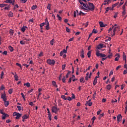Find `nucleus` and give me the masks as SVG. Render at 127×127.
I'll return each mask as SVG.
<instances>
[{
    "label": "nucleus",
    "mask_w": 127,
    "mask_h": 127,
    "mask_svg": "<svg viewBox=\"0 0 127 127\" xmlns=\"http://www.w3.org/2000/svg\"><path fill=\"white\" fill-rule=\"evenodd\" d=\"M104 113H102V114H100L99 116L98 117V119H99V120L101 119V118H102V117H104Z\"/></svg>",
    "instance_id": "f704fd0d"
},
{
    "label": "nucleus",
    "mask_w": 127,
    "mask_h": 127,
    "mask_svg": "<svg viewBox=\"0 0 127 127\" xmlns=\"http://www.w3.org/2000/svg\"><path fill=\"white\" fill-rule=\"evenodd\" d=\"M7 96H6V100H5V107H8V106L9 105V102H7Z\"/></svg>",
    "instance_id": "a211bd4d"
},
{
    "label": "nucleus",
    "mask_w": 127,
    "mask_h": 127,
    "mask_svg": "<svg viewBox=\"0 0 127 127\" xmlns=\"http://www.w3.org/2000/svg\"><path fill=\"white\" fill-rule=\"evenodd\" d=\"M92 33L96 34V33H98V30H97V29H93Z\"/></svg>",
    "instance_id": "052dcab7"
},
{
    "label": "nucleus",
    "mask_w": 127,
    "mask_h": 127,
    "mask_svg": "<svg viewBox=\"0 0 127 127\" xmlns=\"http://www.w3.org/2000/svg\"><path fill=\"white\" fill-rule=\"evenodd\" d=\"M24 85H26V86H30V83H24Z\"/></svg>",
    "instance_id": "5fc2aeb1"
},
{
    "label": "nucleus",
    "mask_w": 127,
    "mask_h": 127,
    "mask_svg": "<svg viewBox=\"0 0 127 127\" xmlns=\"http://www.w3.org/2000/svg\"><path fill=\"white\" fill-rule=\"evenodd\" d=\"M21 95L22 96V97L23 98V99H24V100H25L26 98L24 94V93H21Z\"/></svg>",
    "instance_id": "3c124183"
},
{
    "label": "nucleus",
    "mask_w": 127,
    "mask_h": 127,
    "mask_svg": "<svg viewBox=\"0 0 127 127\" xmlns=\"http://www.w3.org/2000/svg\"><path fill=\"white\" fill-rule=\"evenodd\" d=\"M9 33H10V35H13V34L14 33V30H13V29H10Z\"/></svg>",
    "instance_id": "393cba45"
},
{
    "label": "nucleus",
    "mask_w": 127,
    "mask_h": 127,
    "mask_svg": "<svg viewBox=\"0 0 127 127\" xmlns=\"http://www.w3.org/2000/svg\"><path fill=\"white\" fill-rule=\"evenodd\" d=\"M60 110L59 108H58V107H53L52 109V112L53 113H55L56 114V113H58V111Z\"/></svg>",
    "instance_id": "6e6552de"
},
{
    "label": "nucleus",
    "mask_w": 127,
    "mask_h": 127,
    "mask_svg": "<svg viewBox=\"0 0 127 127\" xmlns=\"http://www.w3.org/2000/svg\"><path fill=\"white\" fill-rule=\"evenodd\" d=\"M8 92L9 94H12V93H13V89H12V88H11V89H9Z\"/></svg>",
    "instance_id": "864d4df0"
},
{
    "label": "nucleus",
    "mask_w": 127,
    "mask_h": 127,
    "mask_svg": "<svg viewBox=\"0 0 127 127\" xmlns=\"http://www.w3.org/2000/svg\"><path fill=\"white\" fill-rule=\"evenodd\" d=\"M54 39H52V40H51L50 44H51V45H54Z\"/></svg>",
    "instance_id": "338daca9"
},
{
    "label": "nucleus",
    "mask_w": 127,
    "mask_h": 127,
    "mask_svg": "<svg viewBox=\"0 0 127 127\" xmlns=\"http://www.w3.org/2000/svg\"><path fill=\"white\" fill-rule=\"evenodd\" d=\"M20 44H22L23 45L25 44V42L24 39V40H20Z\"/></svg>",
    "instance_id": "37998d69"
},
{
    "label": "nucleus",
    "mask_w": 127,
    "mask_h": 127,
    "mask_svg": "<svg viewBox=\"0 0 127 127\" xmlns=\"http://www.w3.org/2000/svg\"><path fill=\"white\" fill-rule=\"evenodd\" d=\"M57 18L59 19V20H62V16H60V15H59V14H57Z\"/></svg>",
    "instance_id": "79ce46f5"
},
{
    "label": "nucleus",
    "mask_w": 127,
    "mask_h": 127,
    "mask_svg": "<svg viewBox=\"0 0 127 127\" xmlns=\"http://www.w3.org/2000/svg\"><path fill=\"white\" fill-rule=\"evenodd\" d=\"M42 89H41V88H39V89H38V93H39V95L40 96V95H41V91H42Z\"/></svg>",
    "instance_id": "58836bf2"
},
{
    "label": "nucleus",
    "mask_w": 127,
    "mask_h": 127,
    "mask_svg": "<svg viewBox=\"0 0 127 127\" xmlns=\"http://www.w3.org/2000/svg\"><path fill=\"white\" fill-rule=\"evenodd\" d=\"M45 24H46V30H49V29L50 28V23H49L48 18H46L45 19Z\"/></svg>",
    "instance_id": "39448f33"
},
{
    "label": "nucleus",
    "mask_w": 127,
    "mask_h": 127,
    "mask_svg": "<svg viewBox=\"0 0 127 127\" xmlns=\"http://www.w3.org/2000/svg\"><path fill=\"white\" fill-rule=\"evenodd\" d=\"M80 83H85V81L84 80V78H80Z\"/></svg>",
    "instance_id": "6e6d98bb"
},
{
    "label": "nucleus",
    "mask_w": 127,
    "mask_h": 127,
    "mask_svg": "<svg viewBox=\"0 0 127 127\" xmlns=\"http://www.w3.org/2000/svg\"><path fill=\"white\" fill-rule=\"evenodd\" d=\"M23 39H24V41L27 40L28 41H30V40H31L30 38L29 37V35H25Z\"/></svg>",
    "instance_id": "4468645a"
},
{
    "label": "nucleus",
    "mask_w": 127,
    "mask_h": 127,
    "mask_svg": "<svg viewBox=\"0 0 127 127\" xmlns=\"http://www.w3.org/2000/svg\"><path fill=\"white\" fill-rule=\"evenodd\" d=\"M26 28H27V27H26V26H23L21 29V31H25Z\"/></svg>",
    "instance_id": "72a5a7b5"
},
{
    "label": "nucleus",
    "mask_w": 127,
    "mask_h": 127,
    "mask_svg": "<svg viewBox=\"0 0 127 127\" xmlns=\"http://www.w3.org/2000/svg\"><path fill=\"white\" fill-rule=\"evenodd\" d=\"M91 51H89L87 53V56H88V58H91Z\"/></svg>",
    "instance_id": "4c0bfd02"
},
{
    "label": "nucleus",
    "mask_w": 127,
    "mask_h": 127,
    "mask_svg": "<svg viewBox=\"0 0 127 127\" xmlns=\"http://www.w3.org/2000/svg\"><path fill=\"white\" fill-rule=\"evenodd\" d=\"M106 12L109 11V10H112V8L111 6H108L107 8H106Z\"/></svg>",
    "instance_id": "bb28decb"
},
{
    "label": "nucleus",
    "mask_w": 127,
    "mask_h": 127,
    "mask_svg": "<svg viewBox=\"0 0 127 127\" xmlns=\"http://www.w3.org/2000/svg\"><path fill=\"white\" fill-rule=\"evenodd\" d=\"M113 57V54H112V53H110V54H109V56H108V57H106V58H109V59H111V58H112Z\"/></svg>",
    "instance_id": "a19ab883"
},
{
    "label": "nucleus",
    "mask_w": 127,
    "mask_h": 127,
    "mask_svg": "<svg viewBox=\"0 0 127 127\" xmlns=\"http://www.w3.org/2000/svg\"><path fill=\"white\" fill-rule=\"evenodd\" d=\"M117 57L115 58V62H118V60H119L120 58V54H119V53H117V54H116Z\"/></svg>",
    "instance_id": "9b49d317"
},
{
    "label": "nucleus",
    "mask_w": 127,
    "mask_h": 127,
    "mask_svg": "<svg viewBox=\"0 0 127 127\" xmlns=\"http://www.w3.org/2000/svg\"><path fill=\"white\" fill-rule=\"evenodd\" d=\"M47 111L48 113V117L50 120H52V114L49 108H47Z\"/></svg>",
    "instance_id": "9d476101"
},
{
    "label": "nucleus",
    "mask_w": 127,
    "mask_h": 127,
    "mask_svg": "<svg viewBox=\"0 0 127 127\" xmlns=\"http://www.w3.org/2000/svg\"><path fill=\"white\" fill-rule=\"evenodd\" d=\"M102 110L101 109H99V110H98V112H97V115H100V113H101Z\"/></svg>",
    "instance_id": "0e129e2a"
},
{
    "label": "nucleus",
    "mask_w": 127,
    "mask_h": 127,
    "mask_svg": "<svg viewBox=\"0 0 127 127\" xmlns=\"http://www.w3.org/2000/svg\"><path fill=\"white\" fill-rule=\"evenodd\" d=\"M104 47V44H99L97 45V50H99V49H101L102 48Z\"/></svg>",
    "instance_id": "f8f14e48"
},
{
    "label": "nucleus",
    "mask_w": 127,
    "mask_h": 127,
    "mask_svg": "<svg viewBox=\"0 0 127 127\" xmlns=\"http://www.w3.org/2000/svg\"><path fill=\"white\" fill-rule=\"evenodd\" d=\"M77 12H78V10H75V11H74V18H75V17L76 16Z\"/></svg>",
    "instance_id": "49530a36"
},
{
    "label": "nucleus",
    "mask_w": 127,
    "mask_h": 127,
    "mask_svg": "<svg viewBox=\"0 0 127 127\" xmlns=\"http://www.w3.org/2000/svg\"><path fill=\"white\" fill-rule=\"evenodd\" d=\"M106 88L108 90H110V89L112 88V85H111V84H108V85H106Z\"/></svg>",
    "instance_id": "4be33fe9"
},
{
    "label": "nucleus",
    "mask_w": 127,
    "mask_h": 127,
    "mask_svg": "<svg viewBox=\"0 0 127 127\" xmlns=\"http://www.w3.org/2000/svg\"><path fill=\"white\" fill-rule=\"evenodd\" d=\"M71 71H68V73L66 74L65 77L66 78H68L69 74H70Z\"/></svg>",
    "instance_id": "13d9d810"
},
{
    "label": "nucleus",
    "mask_w": 127,
    "mask_h": 127,
    "mask_svg": "<svg viewBox=\"0 0 127 127\" xmlns=\"http://www.w3.org/2000/svg\"><path fill=\"white\" fill-rule=\"evenodd\" d=\"M3 75H4V71H1V75H0L1 79H3Z\"/></svg>",
    "instance_id": "603ef678"
},
{
    "label": "nucleus",
    "mask_w": 127,
    "mask_h": 127,
    "mask_svg": "<svg viewBox=\"0 0 127 127\" xmlns=\"http://www.w3.org/2000/svg\"><path fill=\"white\" fill-rule=\"evenodd\" d=\"M89 1L90 0H88V1H86V0H79L78 1L81 4V9H83V10L87 11L94 10L95 7L94 4L90 3Z\"/></svg>",
    "instance_id": "f257e3e1"
},
{
    "label": "nucleus",
    "mask_w": 127,
    "mask_h": 127,
    "mask_svg": "<svg viewBox=\"0 0 127 127\" xmlns=\"http://www.w3.org/2000/svg\"><path fill=\"white\" fill-rule=\"evenodd\" d=\"M111 1H112V0H105L104 4L106 5L107 4H109Z\"/></svg>",
    "instance_id": "412c9836"
},
{
    "label": "nucleus",
    "mask_w": 127,
    "mask_h": 127,
    "mask_svg": "<svg viewBox=\"0 0 127 127\" xmlns=\"http://www.w3.org/2000/svg\"><path fill=\"white\" fill-rule=\"evenodd\" d=\"M16 65H17V66H19L21 68V69H22L21 64H20L19 63H16Z\"/></svg>",
    "instance_id": "4d7b16f0"
},
{
    "label": "nucleus",
    "mask_w": 127,
    "mask_h": 127,
    "mask_svg": "<svg viewBox=\"0 0 127 127\" xmlns=\"http://www.w3.org/2000/svg\"><path fill=\"white\" fill-rule=\"evenodd\" d=\"M8 48L10 52H13L14 49L13 47H11V45H9V47H8Z\"/></svg>",
    "instance_id": "7c9ffc66"
},
{
    "label": "nucleus",
    "mask_w": 127,
    "mask_h": 127,
    "mask_svg": "<svg viewBox=\"0 0 127 127\" xmlns=\"http://www.w3.org/2000/svg\"><path fill=\"white\" fill-rule=\"evenodd\" d=\"M14 78L15 79V80H18L19 76L17 75V74H15L14 75Z\"/></svg>",
    "instance_id": "de8ad7c7"
},
{
    "label": "nucleus",
    "mask_w": 127,
    "mask_h": 127,
    "mask_svg": "<svg viewBox=\"0 0 127 127\" xmlns=\"http://www.w3.org/2000/svg\"><path fill=\"white\" fill-rule=\"evenodd\" d=\"M14 2L15 0H9V2H10V4H12V5H14Z\"/></svg>",
    "instance_id": "c9c22d12"
},
{
    "label": "nucleus",
    "mask_w": 127,
    "mask_h": 127,
    "mask_svg": "<svg viewBox=\"0 0 127 127\" xmlns=\"http://www.w3.org/2000/svg\"><path fill=\"white\" fill-rule=\"evenodd\" d=\"M22 114H20V113H17L16 119H19V118L21 117Z\"/></svg>",
    "instance_id": "6ab92c4d"
},
{
    "label": "nucleus",
    "mask_w": 127,
    "mask_h": 127,
    "mask_svg": "<svg viewBox=\"0 0 127 127\" xmlns=\"http://www.w3.org/2000/svg\"><path fill=\"white\" fill-rule=\"evenodd\" d=\"M86 103L88 104V105H89V107H91V105H92V103L91 101V99H89V100H88Z\"/></svg>",
    "instance_id": "b1692460"
},
{
    "label": "nucleus",
    "mask_w": 127,
    "mask_h": 127,
    "mask_svg": "<svg viewBox=\"0 0 127 127\" xmlns=\"http://www.w3.org/2000/svg\"><path fill=\"white\" fill-rule=\"evenodd\" d=\"M113 28H114L113 32V33H111L112 36H114V35H116V31H120V27H117V24H115V25H113L112 28H110L108 29V33H111V31H112Z\"/></svg>",
    "instance_id": "f03ea898"
},
{
    "label": "nucleus",
    "mask_w": 127,
    "mask_h": 127,
    "mask_svg": "<svg viewBox=\"0 0 127 127\" xmlns=\"http://www.w3.org/2000/svg\"><path fill=\"white\" fill-rule=\"evenodd\" d=\"M125 113H127V100H126V103H125Z\"/></svg>",
    "instance_id": "09e8293b"
},
{
    "label": "nucleus",
    "mask_w": 127,
    "mask_h": 127,
    "mask_svg": "<svg viewBox=\"0 0 127 127\" xmlns=\"http://www.w3.org/2000/svg\"><path fill=\"white\" fill-rule=\"evenodd\" d=\"M96 54L97 57H101L102 58V62H104V60H106L107 58V57L105 58L106 54H103L102 53H100V50H96Z\"/></svg>",
    "instance_id": "7ed1b4c3"
},
{
    "label": "nucleus",
    "mask_w": 127,
    "mask_h": 127,
    "mask_svg": "<svg viewBox=\"0 0 127 127\" xmlns=\"http://www.w3.org/2000/svg\"><path fill=\"white\" fill-rule=\"evenodd\" d=\"M8 16H13V13L12 11H9Z\"/></svg>",
    "instance_id": "c03bdc74"
},
{
    "label": "nucleus",
    "mask_w": 127,
    "mask_h": 127,
    "mask_svg": "<svg viewBox=\"0 0 127 127\" xmlns=\"http://www.w3.org/2000/svg\"><path fill=\"white\" fill-rule=\"evenodd\" d=\"M96 92H94V94L93 95V99H94V100H95V99L96 98Z\"/></svg>",
    "instance_id": "680f3d73"
},
{
    "label": "nucleus",
    "mask_w": 127,
    "mask_h": 127,
    "mask_svg": "<svg viewBox=\"0 0 127 127\" xmlns=\"http://www.w3.org/2000/svg\"><path fill=\"white\" fill-rule=\"evenodd\" d=\"M123 60H126V54H125V52H123Z\"/></svg>",
    "instance_id": "2f4dec72"
},
{
    "label": "nucleus",
    "mask_w": 127,
    "mask_h": 127,
    "mask_svg": "<svg viewBox=\"0 0 127 127\" xmlns=\"http://www.w3.org/2000/svg\"><path fill=\"white\" fill-rule=\"evenodd\" d=\"M61 98L64 99V100H66L67 98H66L65 95H61Z\"/></svg>",
    "instance_id": "e2e57ef3"
},
{
    "label": "nucleus",
    "mask_w": 127,
    "mask_h": 127,
    "mask_svg": "<svg viewBox=\"0 0 127 127\" xmlns=\"http://www.w3.org/2000/svg\"><path fill=\"white\" fill-rule=\"evenodd\" d=\"M29 115L28 114H25L24 115H23L22 118H24V120L25 119H28V118H29Z\"/></svg>",
    "instance_id": "cd10ccee"
},
{
    "label": "nucleus",
    "mask_w": 127,
    "mask_h": 127,
    "mask_svg": "<svg viewBox=\"0 0 127 127\" xmlns=\"http://www.w3.org/2000/svg\"><path fill=\"white\" fill-rule=\"evenodd\" d=\"M119 3L118 2V3H115V4H113L112 6V10H113L114 8L117 6V5H119Z\"/></svg>",
    "instance_id": "aec40b11"
},
{
    "label": "nucleus",
    "mask_w": 127,
    "mask_h": 127,
    "mask_svg": "<svg viewBox=\"0 0 127 127\" xmlns=\"http://www.w3.org/2000/svg\"><path fill=\"white\" fill-rule=\"evenodd\" d=\"M90 78V74L89 73V71L86 73V75L85 76V80H88V79Z\"/></svg>",
    "instance_id": "dca6fc26"
},
{
    "label": "nucleus",
    "mask_w": 127,
    "mask_h": 127,
    "mask_svg": "<svg viewBox=\"0 0 127 127\" xmlns=\"http://www.w3.org/2000/svg\"><path fill=\"white\" fill-rule=\"evenodd\" d=\"M9 7H10V5H9V4H5L4 9L5 10H8V9H9Z\"/></svg>",
    "instance_id": "f3484780"
},
{
    "label": "nucleus",
    "mask_w": 127,
    "mask_h": 127,
    "mask_svg": "<svg viewBox=\"0 0 127 127\" xmlns=\"http://www.w3.org/2000/svg\"><path fill=\"white\" fill-rule=\"evenodd\" d=\"M37 7V5H33L31 7V9L32 10H35V9H36Z\"/></svg>",
    "instance_id": "ea45409f"
},
{
    "label": "nucleus",
    "mask_w": 127,
    "mask_h": 127,
    "mask_svg": "<svg viewBox=\"0 0 127 127\" xmlns=\"http://www.w3.org/2000/svg\"><path fill=\"white\" fill-rule=\"evenodd\" d=\"M0 113L1 114H2V119L5 120L6 119V118H8L9 117V114H6V113H5L3 110L0 109Z\"/></svg>",
    "instance_id": "20e7f679"
},
{
    "label": "nucleus",
    "mask_w": 127,
    "mask_h": 127,
    "mask_svg": "<svg viewBox=\"0 0 127 127\" xmlns=\"http://www.w3.org/2000/svg\"><path fill=\"white\" fill-rule=\"evenodd\" d=\"M80 57H81V58H85L84 50L83 49H82V50H81V54H80Z\"/></svg>",
    "instance_id": "2eb2a0df"
},
{
    "label": "nucleus",
    "mask_w": 127,
    "mask_h": 127,
    "mask_svg": "<svg viewBox=\"0 0 127 127\" xmlns=\"http://www.w3.org/2000/svg\"><path fill=\"white\" fill-rule=\"evenodd\" d=\"M97 83V78H96V76H95V78L93 81V85H96Z\"/></svg>",
    "instance_id": "c756f323"
},
{
    "label": "nucleus",
    "mask_w": 127,
    "mask_h": 127,
    "mask_svg": "<svg viewBox=\"0 0 127 127\" xmlns=\"http://www.w3.org/2000/svg\"><path fill=\"white\" fill-rule=\"evenodd\" d=\"M4 89H5V86L3 85V84H2V85H1L0 88V91L1 90H4Z\"/></svg>",
    "instance_id": "a878e982"
},
{
    "label": "nucleus",
    "mask_w": 127,
    "mask_h": 127,
    "mask_svg": "<svg viewBox=\"0 0 127 127\" xmlns=\"http://www.w3.org/2000/svg\"><path fill=\"white\" fill-rule=\"evenodd\" d=\"M123 15H126V10L125 9H123V10L122 11Z\"/></svg>",
    "instance_id": "8fccbe9b"
},
{
    "label": "nucleus",
    "mask_w": 127,
    "mask_h": 127,
    "mask_svg": "<svg viewBox=\"0 0 127 127\" xmlns=\"http://www.w3.org/2000/svg\"><path fill=\"white\" fill-rule=\"evenodd\" d=\"M52 84L54 86H55L56 88H57V86H58L57 85V84L56 83V81H55V80H53L52 81Z\"/></svg>",
    "instance_id": "5701e85b"
},
{
    "label": "nucleus",
    "mask_w": 127,
    "mask_h": 127,
    "mask_svg": "<svg viewBox=\"0 0 127 127\" xmlns=\"http://www.w3.org/2000/svg\"><path fill=\"white\" fill-rule=\"evenodd\" d=\"M47 63L50 65H55L56 62L55 59H47Z\"/></svg>",
    "instance_id": "423d86ee"
},
{
    "label": "nucleus",
    "mask_w": 127,
    "mask_h": 127,
    "mask_svg": "<svg viewBox=\"0 0 127 127\" xmlns=\"http://www.w3.org/2000/svg\"><path fill=\"white\" fill-rule=\"evenodd\" d=\"M21 104L20 103L19 105H17V108H18V110L20 111L21 110V107L20 106Z\"/></svg>",
    "instance_id": "a18cd8bd"
},
{
    "label": "nucleus",
    "mask_w": 127,
    "mask_h": 127,
    "mask_svg": "<svg viewBox=\"0 0 127 127\" xmlns=\"http://www.w3.org/2000/svg\"><path fill=\"white\" fill-rule=\"evenodd\" d=\"M1 98L2 99V100L4 102V105H5V100L6 99V93L5 91H4L3 93H1Z\"/></svg>",
    "instance_id": "0eeeda50"
},
{
    "label": "nucleus",
    "mask_w": 127,
    "mask_h": 127,
    "mask_svg": "<svg viewBox=\"0 0 127 127\" xmlns=\"http://www.w3.org/2000/svg\"><path fill=\"white\" fill-rule=\"evenodd\" d=\"M99 24L101 28L107 26V24H104L103 21H99Z\"/></svg>",
    "instance_id": "ddd939ff"
},
{
    "label": "nucleus",
    "mask_w": 127,
    "mask_h": 127,
    "mask_svg": "<svg viewBox=\"0 0 127 127\" xmlns=\"http://www.w3.org/2000/svg\"><path fill=\"white\" fill-rule=\"evenodd\" d=\"M51 4H48L47 9H49V10H51Z\"/></svg>",
    "instance_id": "bf43d9fd"
},
{
    "label": "nucleus",
    "mask_w": 127,
    "mask_h": 127,
    "mask_svg": "<svg viewBox=\"0 0 127 127\" xmlns=\"http://www.w3.org/2000/svg\"><path fill=\"white\" fill-rule=\"evenodd\" d=\"M126 6H127V1L124 4L123 6H122V9H126Z\"/></svg>",
    "instance_id": "c85d7f7f"
},
{
    "label": "nucleus",
    "mask_w": 127,
    "mask_h": 127,
    "mask_svg": "<svg viewBox=\"0 0 127 127\" xmlns=\"http://www.w3.org/2000/svg\"><path fill=\"white\" fill-rule=\"evenodd\" d=\"M44 25H45V22L41 23V24H40V26L41 27V29H43V26H44Z\"/></svg>",
    "instance_id": "e433bc0d"
},
{
    "label": "nucleus",
    "mask_w": 127,
    "mask_h": 127,
    "mask_svg": "<svg viewBox=\"0 0 127 127\" xmlns=\"http://www.w3.org/2000/svg\"><path fill=\"white\" fill-rule=\"evenodd\" d=\"M71 79H72L73 81H75L76 79H75V76L74 75V74H72L71 75Z\"/></svg>",
    "instance_id": "473e14b6"
},
{
    "label": "nucleus",
    "mask_w": 127,
    "mask_h": 127,
    "mask_svg": "<svg viewBox=\"0 0 127 127\" xmlns=\"http://www.w3.org/2000/svg\"><path fill=\"white\" fill-rule=\"evenodd\" d=\"M122 115L121 114H119L117 115V122L119 123L120 122H121V120H122Z\"/></svg>",
    "instance_id": "1a4fd4ad"
},
{
    "label": "nucleus",
    "mask_w": 127,
    "mask_h": 127,
    "mask_svg": "<svg viewBox=\"0 0 127 127\" xmlns=\"http://www.w3.org/2000/svg\"><path fill=\"white\" fill-rule=\"evenodd\" d=\"M5 5H6V4H4V3L0 4V7H5Z\"/></svg>",
    "instance_id": "69168bd1"
},
{
    "label": "nucleus",
    "mask_w": 127,
    "mask_h": 127,
    "mask_svg": "<svg viewBox=\"0 0 127 127\" xmlns=\"http://www.w3.org/2000/svg\"><path fill=\"white\" fill-rule=\"evenodd\" d=\"M75 95L73 94V93H72V97H71V100L72 99H75Z\"/></svg>",
    "instance_id": "774afa93"
}]
</instances>
